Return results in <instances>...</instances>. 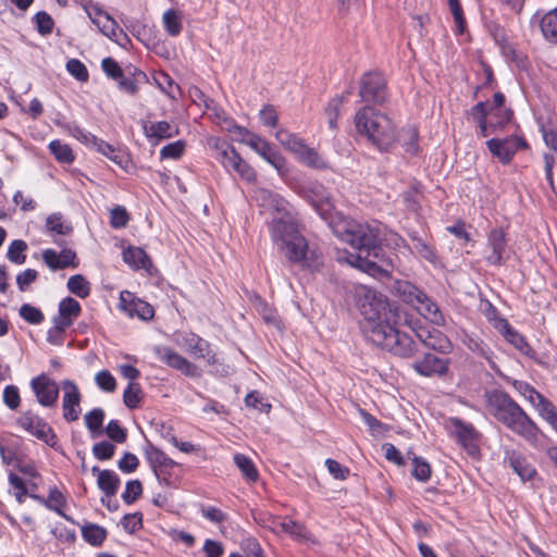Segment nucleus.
<instances>
[{"instance_id":"nucleus-1","label":"nucleus","mask_w":557,"mask_h":557,"mask_svg":"<svg viewBox=\"0 0 557 557\" xmlns=\"http://www.w3.org/2000/svg\"><path fill=\"white\" fill-rule=\"evenodd\" d=\"M334 232L343 242L359 250L347 257L351 267L377 280L392 275L398 257L384 248L377 224L351 220L339 224Z\"/></svg>"},{"instance_id":"nucleus-2","label":"nucleus","mask_w":557,"mask_h":557,"mask_svg":"<svg viewBox=\"0 0 557 557\" xmlns=\"http://www.w3.org/2000/svg\"><path fill=\"white\" fill-rule=\"evenodd\" d=\"M271 239L278 252L290 264H299L310 272H318L322 265L320 253L310 250L307 238L301 234L300 224L292 213L274 218L269 224Z\"/></svg>"},{"instance_id":"nucleus-3","label":"nucleus","mask_w":557,"mask_h":557,"mask_svg":"<svg viewBox=\"0 0 557 557\" xmlns=\"http://www.w3.org/2000/svg\"><path fill=\"white\" fill-rule=\"evenodd\" d=\"M483 397L488 413L496 421L529 443L537 441L542 434L540 428L506 391L485 389Z\"/></svg>"},{"instance_id":"nucleus-4","label":"nucleus","mask_w":557,"mask_h":557,"mask_svg":"<svg viewBox=\"0 0 557 557\" xmlns=\"http://www.w3.org/2000/svg\"><path fill=\"white\" fill-rule=\"evenodd\" d=\"M352 299L363 320L360 329L369 339L374 331L385 329L391 323H399L400 311L398 307L388 301L382 293L364 285L356 286Z\"/></svg>"},{"instance_id":"nucleus-5","label":"nucleus","mask_w":557,"mask_h":557,"mask_svg":"<svg viewBox=\"0 0 557 557\" xmlns=\"http://www.w3.org/2000/svg\"><path fill=\"white\" fill-rule=\"evenodd\" d=\"M355 126L357 133L382 153L391 152L398 140L393 120L372 106H364L357 111Z\"/></svg>"},{"instance_id":"nucleus-6","label":"nucleus","mask_w":557,"mask_h":557,"mask_svg":"<svg viewBox=\"0 0 557 557\" xmlns=\"http://www.w3.org/2000/svg\"><path fill=\"white\" fill-rule=\"evenodd\" d=\"M398 323L385 325V329L374 331L369 341L385 349L395 357L412 359L420 352L421 343H417L409 334L397 329Z\"/></svg>"},{"instance_id":"nucleus-7","label":"nucleus","mask_w":557,"mask_h":557,"mask_svg":"<svg viewBox=\"0 0 557 557\" xmlns=\"http://www.w3.org/2000/svg\"><path fill=\"white\" fill-rule=\"evenodd\" d=\"M295 193L306 200L323 219L329 220L334 209L329 189L319 181L309 180L295 184Z\"/></svg>"},{"instance_id":"nucleus-8","label":"nucleus","mask_w":557,"mask_h":557,"mask_svg":"<svg viewBox=\"0 0 557 557\" xmlns=\"http://www.w3.org/2000/svg\"><path fill=\"white\" fill-rule=\"evenodd\" d=\"M359 96L367 106H383L388 100L387 82L380 71H369L360 78Z\"/></svg>"},{"instance_id":"nucleus-9","label":"nucleus","mask_w":557,"mask_h":557,"mask_svg":"<svg viewBox=\"0 0 557 557\" xmlns=\"http://www.w3.org/2000/svg\"><path fill=\"white\" fill-rule=\"evenodd\" d=\"M486 147L494 158L507 165L517 151L529 149L530 146L523 136L511 135L505 138H491L486 141Z\"/></svg>"},{"instance_id":"nucleus-10","label":"nucleus","mask_w":557,"mask_h":557,"mask_svg":"<svg viewBox=\"0 0 557 557\" xmlns=\"http://www.w3.org/2000/svg\"><path fill=\"white\" fill-rule=\"evenodd\" d=\"M449 358H440L431 351L421 349L411 364L414 372L423 377L445 376L449 372Z\"/></svg>"},{"instance_id":"nucleus-11","label":"nucleus","mask_w":557,"mask_h":557,"mask_svg":"<svg viewBox=\"0 0 557 557\" xmlns=\"http://www.w3.org/2000/svg\"><path fill=\"white\" fill-rule=\"evenodd\" d=\"M486 248L490 253L485 261L490 265H504L510 258L508 253V238L504 227H494L487 234Z\"/></svg>"},{"instance_id":"nucleus-12","label":"nucleus","mask_w":557,"mask_h":557,"mask_svg":"<svg viewBox=\"0 0 557 557\" xmlns=\"http://www.w3.org/2000/svg\"><path fill=\"white\" fill-rule=\"evenodd\" d=\"M450 423L454 426V433L458 444L465 448L469 456L474 457L480 453V442L482 438L474 425L466 422L460 418H450Z\"/></svg>"},{"instance_id":"nucleus-13","label":"nucleus","mask_w":557,"mask_h":557,"mask_svg":"<svg viewBox=\"0 0 557 557\" xmlns=\"http://www.w3.org/2000/svg\"><path fill=\"white\" fill-rule=\"evenodd\" d=\"M248 146L263 160L271 164L280 175H284L288 172L286 158L267 139L259 135H252L248 139Z\"/></svg>"},{"instance_id":"nucleus-14","label":"nucleus","mask_w":557,"mask_h":557,"mask_svg":"<svg viewBox=\"0 0 557 557\" xmlns=\"http://www.w3.org/2000/svg\"><path fill=\"white\" fill-rule=\"evenodd\" d=\"M30 388L42 407L52 408L57 406L60 388L57 382L46 373L33 377Z\"/></svg>"},{"instance_id":"nucleus-15","label":"nucleus","mask_w":557,"mask_h":557,"mask_svg":"<svg viewBox=\"0 0 557 557\" xmlns=\"http://www.w3.org/2000/svg\"><path fill=\"white\" fill-rule=\"evenodd\" d=\"M120 301L122 310L129 317H137L143 321H150L154 317L153 307L149 302L135 297L131 292H122Z\"/></svg>"},{"instance_id":"nucleus-16","label":"nucleus","mask_w":557,"mask_h":557,"mask_svg":"<svg viewBox=\"0 0 557 557\" xmlns=\"http://www.w3.org/2000/svg\"><path fill=\"white\" fill-rule=\"evenodd\" d=\"M62 387L64 389L62 408H63V418L67 422L76 421L79 418L81 413V399L82 395L77 385L71 380H64L62 382Z\"/></svg>"},{"instance_id":"nucleus-17","label":"nucleus","mask_w":557,"mask_h":557,"mask_svg":"<svg viewBox=\"0 0 557 557\" xmlns=\"http://www.w3.org/2000/svg\"><path fill=\"white\" fill-rule=\"evenodd\" d=\"M504 463L509 467L522 482L531 481L536 474V469L528 461L527 457L516 449H506Z\"/></svg>"},{"instance_id":"nucleus-18","label":"nucleus","mask_w":557,"mask_h":557,"mask_svg":"<svg viewBox=\"0 0 557 557\" xmlns=\"http://www.w3.org/2000/svg\"><path fill=\"white\" fill-rule=\"evenodd\" d=\"M122 257L123 261L134 271L145 270L150 275L158 271L150 256L141 247L129 245L123 249Z\"/></svg>"},{"instance_id":"nucleus-19","label":"nucleus","mask_w":557,"mask_h":557,"mask_svg":"<svg viewBox=\"0 0 557 557\" xmlns=\"http://www.w3.org/2000/svg\"><path fill=\"white\" fill-rule=\"evenodd\" d=\"M500 325H503V331L500 332L504 338L511 344L518 351H520L523 356L532 359L536 363L542 364L543 362L537 358L536 351L531 347L528 343L524 335L519 333L516 329H513L508 320H500Z\"/></svg>"},{"instance_id":"nucleus-20","label":"nucleus","mask_w":557,"mask_h":557,"mask_svg":"<svg viewBox=\"0 0 557 557\" xmlns=\"http://www.w3.org/2000/svg\"><path fill=\"white\" fill-rule=\"evenodd\" d=\"M145 136L153 144L158 145L161 140L172 138L178 135L177 126H172L168 121H159L152 123H143Z\"/></svg>"},{"instance_id":"nucleus-21","label":"nucleus","mask_w":557,"mask_h":557,"mask_svg":"<svg viewBox=\"0 0 557 557\" xmlns=\"http://www.w3.org/2000/svg\"><path fill=\"white\" fill-rule=\"evenodd\" d=\"M295 157L300 164L307 168L318 171L332 170L330 161L321 156L317 149L309 147L305 141L302 143V148L299 149V152H296Z\"/></svg>"},{"instance_id":"nucleus-22","label":"nucleus","mask_w":557,"mask_h":557,"mask_svg":"<svg viewBox=\"0 0 557 557\" xmlns=\"http://www.w3.org/2000/svg\"><path fill=\"white\" fill-rule=\"evenodd\" d=\"M96 150L103 154L104 157H107L108 159H110L126 173H131V171L134 169L132 158L126 150L115 148L114 146L104 140H101L99 143Z\"/></svg>"},{"instance_id":"nucleus-23","label":"nucleus","mask_w":557,"mask_h":557,"mask_svg":"<svg viewBox=\"0 0 557 557\" xmlns=\"http://www.w3.org/2000/svg\"><path fill=\"white\" fill-rule=\"evenodd\" d=\"M144 455L145 458L153 473L160 472V468L162 466L170 465V457L158 446L152 444L149 440L146 438V443L144 445Z\"/></svg>"},{"instance_id":"nucleus-24","label":"nucleus","mask_w":557,"mask_h":557,"mask_svg":"<svg viewBox=\"0 0 557 557\" xmlns=\"http://www.w3.org/2000/svg\"><path fill=\"white\" fill-rule=\"evenodd\" d=\"M393 289L403 299V301L411 305L412 307H414L417 302H421V297L424 293L414 284L401 280L395 281Z\"/></svg>"},{"instance_id":"nucleus-25","label":"nucleus","mask_w":557,"mask_h":557,"mask_svg":"<svg viewBox=\"0 0 557 557\" xmlns=\"http://www.w3.org/2000/svg\"><path fill=\"white\" fill-rule=\"evenodd\" d=\"M33 419H34V411L33 410H26L24 411L17 419L16 424L35 436L37 440L44 442L49 447H51L52 441L50 440V434L46 432V430H39L36 429V425H33Z\"/></svg>"},{"instance_id":"nucleus-26","label":"nucleus","mask_w":557,"mask_h":557,"mask_svg":"<svg viewBox=\"0 0 557 557\" xmlns=\"http://www.w3.org/2000/svg\"><path fill=\"white\" fill-rule=\"evenodd\" d=\"M120 485L121 479L113 470L104 469L97 478V486L107 497L115 496Z\"/></svg>"},{"instance_id":"nucleus-27","label":"nucleus","mask_w":557,"mask_h":557,"mask_svg":"<svg viewBox=\"0 0 557 557\" xmlns=\"http://www.w3.org/2000/svg\"><path fill=\"white\" fill-rule=\"evenodd\" d=\"M417 253L432 264H436L438 256L434 246L428 244L417 232L408 233Z\"/></svg>"},{"instance_id":"nucleus-28","label":"nucleus","mask_w":557,"mask_h":557,"mask_svg":"<svg viewBox=\"0 0 557 557\" xmlns=\"http://www.w3.org/2000/svg\"><path fill=\"white\" fill-rule=\"evenodd\" d=\"M400 134L404 137L401 146L405 152L411 157L418 156L420 153L418 127L416 125H406L401 127Z\"/></svg>"},{"instance_id":"nucleus-29","label":"nucleus","mask_w":557,"mask_h":557,"mask_svg":"<svg viewBox=\"0 0 557 557\" xmlns=\"http://www.w3.org/2000/svg\"><path fill=\"white\" fill-rule=\"evenodd\" d=\"M82 536L89 545L100 547L108 536V531L97 523L88 522L82 527Z\"/></svg>"},{"instance_id":"nucleus-30","label":"nucleus","mask_w":557,"mask_h":557,"mask_svg":"<svg viewBox=\"0 0 557 557\" xmlns=\"http://www.w3.org/2000/svg\"><path fill=\"white\" fill-rule=\"evenodd\" d=\"M55 124L69 131L73 137L88 147L96 149L99 143L102 140L90 132H86L75 123H61L57 121Z\"/></svg>"},{"instance_id":"nucleus-31","label":"nucleus","mask_w":557,"mask_h":557,"mask_svg":"<svg viewBox=\"0 0 557 557\" xmlns=\"http://www.w3.org/2000/svg\"><path fill=\"white\" fill-rule=\"evenodd\" d=\"M438 336H433L429 333L428 338H423L422 333H417L421 342V346L428 349L438 351L441 354H449L453 350V344L447 336L437 331Z\"/></svg>"},{"instance_id":"nucleus-32","label":"nucleus","mask_w":557,"mask_h":557,"mask_svg":"<svg viewBox=\"0 0 557 557\" xmlns=\"http://www.w3.org/2000/svg\"><path fill=\"white\" fill-rule=\"evenodd\" d=\"M539 23L544 38L549 42L557 44V7L544 14Z\"/></svg>"},{"instance_id":"nucleus-33","label":"nucleus","mask_w":557,"mask_h":557,"mask_svg":"<svg viewBox=\"0 0 557 557\" xmlns=\"http://www.w3.org/2000/svg\"><path fill=\"white\" fill-rule=\"evenodd\" d=\"M422 315L429 318L433 323L440 324L444 320L442 312L435 301H433L425 293L421 297V302L414 305Z\"/></svg>"},{"instance_id":"nucleus-34","label":"nucleus","mask_w":557,"mask_h":557,"mask_svg":"<svg viewBox=\"0 0 557 557\" xmlns=\"http://www.w3.org/2000/svg\"><path fill=\"white\" fill-rule=\"evenodd\" d=\"M234 462L242 472L243 478L247 482L255 483L259 479V472L253 461L246 455L236 454L234 456Z\"/></svg>"},{"instance_id":"nucleus-35","label":"nucleus","mask_w":557,"mask_h":557,"mask_svg":"<svg viewBox=\"0 0 557 557\" xmlns=\"http://www.w3.org/2000/svg\"><path fill=\"white\" fill-rule=\"evenodd\" d=\"M46 228L48 232L55 233L58 235H70L73 233L74 227L72 223L64 222L63 215L60 212L51 213L46 220Z\"/></svg>"},{"instance_id":"nucleus-36","label":"nucleus","mask_w":557,"mask_h":557,"mask_svg":"<svg viewBox=\"0 0 557 557\" xmlns=\"http://www.w3.org/2000/svg\"><path fill=\"white\" fill-rule=\"evenodd\" d=\"M411 475L419 482L425 483L431 479L432 468L425 458L413 455L411 458Z\"/></svg>"},{"instance_id":"nucleus-37","label":"nucleus","mask_w":557,"mask_h":557,"mask_svg":"<svg viewBox=\"0 0 557 557\" xmlns=\"http://www.w3.org/2000/svg\"><path fill=\"white\" fill-rule=\"evenodd\" d=\"M106 412L102 408H94L85 414L86 428L90 431L92 436L100 435L103 433V420Z\"/></svg>"},{"instance_id":"nucleus-38","label":"nucleus","mask_w":557,"mask_h":557,"mask_svg":"<svg viewBox=\"0 0 557 557\" xmlns=\"http://www.w3.org/2000/svg\"><path fill=\"white\" fill-rule=\"evenodd\" d=\"M49 150L55 160L60 163L72 164L75 160L72 148L66 144H62L58 139L52 140L49 144Z\"/></svg>"},{"instance_id":"nucleus-39","label":"nucleus","mask_w":557,"mask_h":557,"mask_svg":"<svg viewBox=\"0 0 557 557\" xmlns=\"http://www.w3.org/2000/svg\"><path fill=\"white\" fill-rule=\"evenodd\" d=\"M169 367L182 372L184 375L188 377H200L201 371L200 369L189 360H187L182 355L177 354L173 357Z\"/></svg>"},{"instance_id":"nucleus-40","label":"nucleus","mask_w":557,"mask_h":557,"mask_svg":"<svg viewBox=\"0 0 557 557\" xmlns=\"http://www.w3.org/2000/svg\"><path fill=\"white\" fill-rule=\"evenodd\" d=\"M67 289L79 298H87L90 295V283L83 274L72 275L66 284Z\"/></svg>"},{"instance_id":"nucleus-41","label":"nucleus","mask_w":557,"mask_h":557,"mask_svg":"<svg viewBox=\"0 0 557 557\" xmlns=\"http://www.w3.org/2000/svg\"><path fill=\"white\" fill-rule=\"evenodd\" d=\"M276 140L293 154L299 152V149L302 148L304 139H301L296 134L289 133L285 129H280L275 133Z\"/></svg>"},{"instance_id":"nucleus-42","label":"nucleus","mask_w":557,"mask_h":557,"mask_svg":"<svg viewBox=\"0 0 557 557\" xmlns=\"http://www.w3.org/2000/svg\"><path fill=\"white\" fill-rule=\"evenodd\" d=\"M162 21H163L164 29L170 36L176 37L181 34L183 26H182L180 13L176 10H174V9L166 10L163 13Z\"/></svg>"},{"instance_id":"nucleus-43","label":"nucleus","mask_w":557,"mask_h":557,"mask_svg":"<svg viewBox=\"0 0 557 557\" xmlns=\"http://www.w3.org/2000/svg\"><path fill=\"white\" fill-rule=\"evenodd\" d=\"M28 245L23 239H14L8 248L7 258L14 264H23L26 261L25 251Z\"/></svg>"},{"instance_id":"nucleus-44","label":"nucleus","mask_w":557,"mask_h":557,"mask_svg":"<svg viewBox=\"0 0 557 557\" xmlns=\"http://www.w3.org/2000/svg\"><path fill=\"white\" fill-rule=\"evenodd\" d=\"M66 504L67 500L65 495L57 486L49 488V495L46 504L47 509L54 511L58 515H63V509Z\"/></svg>"},{"instance_id":"nucleus-45","label":"nucleus","mask_w":557,"mask_h":557,"mask_svg":"<svg viewBox=\"0 0 557 557\" xmlns=\"http://www.w3.org/2000/svg\"><path fill=\"white\" fill-rule=\"evenodd\" d=\"M143 398V389L138 383L129 382L123 393L124 405L128 409H136L139 407Z\"/></svg>"},{"instance_id":"nucleus-46","label":"nucleus","mask_w":557,"mask_h":557,"mask_svg":"<svg viewBox=\"0 0 557 557\" xmlns=\"http://www.w3.org/2000/svg\"><path fill=\"white\" fill-rule=\"evenodd\" d=\"M36 30L41 36H48L53 32L54 20L46 11H39L33 16Z\"/></svg>"},{"instance_id":"nucleus-47","label":"nucleus","mask_w":557,"mask_h":557,"mask_svg":"<svg viewBox=\"0 0 557 557\" xmlns=\"http://www.w3.org/2000/svg\"><path fill=\"white\" fill-rule=\"evenodd\" d=\"M448 5L456 24L455 33L460 36L467 32V21L459 0H448Z\"/></svg>"},{"instance_id":"nucleus-48","label":"nucleus","mask_w":557,"mask_h":557,"mask_svg":"<svg viewBox=\"0 0 557 557\" xmlns=\"http://www.w3.org/2000/svg\"><path fill=\"white\" fill-rule=\"evenodd\" d=\"M484 28L498 48L508 41L505 28L496 20H484Z\"/></svg>"},{"instance_id":"nucleus-49","label":"nucleus","mask_w":557,"mask_h":557,"mask_svg":"<svg viewBox=\"0 0 557 557\" xmlns=\"http://www.w3.org/2000/svg\"><path fill=\"white\" fill-rule=\"evenodd\" d=\"M122 528L128 534H135L144 528V515L140 511L134 513H126L120 521Z\"/></svg>"},{"instance_id":"nucleus-50","label":"nucleus","mask_w":557,"mask_h":557,"mask_svg":"<svg viewBox=\"0 0 557 557\" xmlns=\"http://www.w3.org/2000/svg\"><path fill=\"white\" fill-rule=\"evenodd\" d=\"M143 491L144 487L140 480H129L126 482L125 491L122 493L121 497L126 505H132L141 497Z\"/></svg>"},{"instance_id":"nucleus-51","label":"nucleus","mask_w":557,"mask_h":557,"mask_svg":"<svg viewBox=\"0 0 557 557\" xmlns=\"http://www.w3.org/2000/svg\"><path fill=\"white\" fill-rule=\"evenodd\" d=\"M103 432L112 443L123 444L127 440V429L122 426L119 420H110Z\"/></svg>"},{"instance_id":"nucleus-52","label":"nucleus","mask_w":557,"mask_h":557,"mask_svg":"<svg viewBox=\"0 0 557 557\" xmlns=\"http://www.w3.org/2000/svg\"><path fill=\"white\" fill-rule=\"evenodd\" d=\"M186 148V141L183 139H178L176 141L170 143L163 146L160 150V159H172L178 160L183 157Z\"/></svg>"},{"instance_id":"nucleus-53","label":"nucleus","mask_w":557,"mask_h":557,"mask_svg":"<svg viewBox=\"0 0 557 557\" xmlns=\"http://www.w3.org/2000/svg\"><path fill=\"white\" fill-rule=\"evenodd\" d=\"M58 312L74 321L81 314L82 307L75 298L67 296L60 301Z\"/></svg>"},{"instance_id":"nucleus-54","label":"nucleus","mask_w":557,"mask_h":557,"mask_svg":"<svg viewBox=\"0 0 557 557\" xmlns=\"http://www.w3.org/2000/svg\"><path fill=\"white\" fill-rule=\"evenodd\" d=\"M101 70L109 79L114 82L123 78L125 73L120 63L112 57H106L101 60Z\"/></svg>"},{"instance_id":"nucleus-55","label":"nucleus","mask_w":557,"mask_h":557,"mask_svg":"<svg viewBox=\"0 0 557 557\" xmlns=\"http://www.w3.org/2000/svg\"><path fill=\"white\" fill-rule=\"evenodd\" d=\"M259 300V312L263 319V321L268 325H273L276 329L281 327L282 320L280 319L276 310L272 308L265 300H263L260 296H258Z\"/></svg>"},{"instance_id":"nucleus-56","label":"nucleus","mask_w":557,"mask_h":557,"mask_svg":"<svg viewBox=\"0 0 557 557\" xmlns=\"http://www.w3.org/2000/svg\"><path fill=\"white\" fill-rule=\"evenodd\" d=\"M66 71L78 82L86 83L89 79V72L86 65L78 59H70L65 65Z\"/></svg>"},{"instance_id":"nucleus-57","label":"nucleus","mask_w":557,"mask_h":557,"mask_svg":"<svg viewBox=\"0 0 557 557\" xmlns=\"http://www.w3.org/2000/svg\"><path fill=\"white\" fill-rule=\"evenodd\" d=\"M91 450L96 459L100 461H106L113 458L116 447L112 442L101 441L99 443L94 444Z\"/></svg>"},{"instance_id":"nucleus-58","label":"nucleus","mask_w":557,"mask_h":557,"mask_svg":"<svg viewBox=\"0 0 557 557\" xmlns=\"http://www.w3.org/2000/svg\"><path fill=\"white\" fill-rule=\"evenodd\" d=\"M33 425H36V429L46 430L50 434L51 448L58 453L63 454V448L59 443V437L52 426L41 417L34 412Z\"/></svg>"},{"instance_id":"nucleus-59","label":"nucleus","mask_w":557,"mask_h":557,"mask_svg":"<svg viewBox=\"0 0 557 557\" xmlns=\"http://www.w3.org/2000/svg\"><path fill=\"white\" fill-rule=\"evenodd\" d=\"M20 315L26 322L35 325L40 324L45 320L42 311L30 304H23L21 306Z\"/></svg>"},{"instance_id":"nucleus-60","label":"nucleus","mask_w":557,"mask_h":557,"mask_svg":"<svg viewBox=\"0 0 557 557\" xmlns=\"http://www.w3.org/2000/svg\"><path fill=\"white\" fill-rule=\"evenodd\" d=\"M188 346L198 358H206L211 352L210 343L197 334H191V337L188 339Z\"/></svg>"},{"instance_id":"nucleus-61","label":"nucleus","mask_w":557,"mask_h":557,"mask_svg":"<svg viewBox=\"0 0 557 557\" xmlns=\"http://www.w3.org/2000/svg\"><path fill=\"white\" fill-rule=\"evenodd\" d=\"M131 220V215L127 212L126 208L123 206H115L110 212V225L113 228H123L125 227Z\"/></svg>"},{"instance_id":"nucleus-62","label":"nucleus","mask_w":557,"mask_h":557,"mask_svg":"<svg viewBox=\"0 0 557 557\" xmlns=\"http://www.w3.org/2000/svg\"><path fill=\"white\" fill-rule=\"evenodd\" d=\"M245 405L265 413H269L272 408L271 404L261 397L258 391H251L246 395Z\"/></svg>"},{"instance_id":"nucleus-63","label":"nucleus","mask_w":557,"mask_h":557,"mask_svg":"<svg viewBox=\"0 0 557 557\" xmlns=\"http://www.w3.org/2000/svg\"><path fill=\"white\" fill-rule=\"evenodd\" d=\"M9 483L11 486H13L16 492H15V498L17 500L18 504H23L25 502V497L29 495V491L27 488V484L25 483V481L18 476L16 473L14 472H10L9 473Z\"/></svg>"},{"instance_id":"nucleus-64","label":"nucleus","mask_w":557,"mask_h":557,"mask_svg":"<svg viewBox=\"0 0 557 557\" xmlns=\"http://www.w3.org/2000/svg\"><path fill=\"white\" fill-rule=\"evenodd\" d=\"M98 387L107 393H112L116 388V380L108 370L99 371L95 376Z\"/></svg>"}]
</instances>
